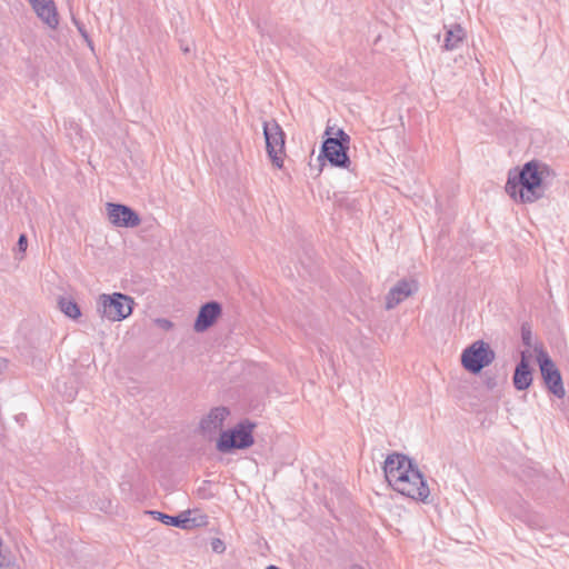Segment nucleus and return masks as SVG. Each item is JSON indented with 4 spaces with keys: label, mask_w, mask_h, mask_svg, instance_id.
<instances>
[{
    "label": "nucleus",
    "mask_w": 569,
    "mask_h": 569,
    "mask_svg": "<svg viewBox=\"0 0 569 569\" xmlns=\"http://www.w3.org/2000/svg\"><path fill=\"white\" fill-rule=\"evenodd\" d=\"M549 174L548 166L537 160L526 162L521 169H511L508 172L506 192L520 203H532L545 196L543 180Z\"/></svg>",
    "instance_id": "nucleus-1"
},
{
    "label": "nucleus",
    "mask_w": 569,
    "mask_h": 569,
    "mask_svg": "<svg viewBox=\"0 0 569 569\" xmlns=\"http://www.w3.org/2000/svg\"><path fill=\"white\" fill-rule=\"evenodd\" d=\"M331 128L327 127L325 134L327 138L323 140L321 150L318 157L320 161V171L325 166L323 160L329 161L332 167L348 169L351 164L348 154L350 148V137L343 129H338L335 137H330Z\"/></svg>",
    "instance_id": "nucleus-2"
},
{
    "label": "nucleus",
    "mask_w": 569,
    "mask_h": 569,
    "mask_svg": "<svg viewBox=\"0 0 569 569\" xmlns=\"http://www.w3.org/2000/svg\"><path fill=\"white\" fill-rule=\"evenodd\" d=\"M133 298L124 293H102L98 299L97 311L101 318L116 322L128 318L133 311Z\"/></svg>",
    "instance_id": "nucleus-3"
},
{
    "label": "nucleus",
    "mask_w": 569,
    "mask_h": 569,
    "mask_svg": "<svg viewBox=\"0 0 569 569\" xmlns=\"http://www.w3.org/2000/svg\"><path fill=\"white\" fill-rule=\"evenodd\" d=\"M256 425L249 420L239 422L233 429L222 431L217 449L220 452H231L234 449H247L254 442L252 430Z\"/></svg>",
    "instance_id": "nucleus-4"
},
{
    "label": "nucleus",
    "mask_w": 569,
    "mask_h": 569,
    "mask_svg": "<svg viewBox=\"0 0 569 569\" xmlns=\"http://www.w3.org/2000/svg\"><path fill=\"white\" fill-rule=\"evenodd\" d=\"M535 352L537 353V363L546 388L555 397L559 399L563 398L566 390L559 369L542 346H535Z\"/></svg>",
    "instance_id": "nucleus-5"
},
{
    "label": "nucleus",
    "mask_w": 569,
    "mask_h": 569,
    "mask_svg": "<svg viewBox=\"0 0 569 569\" xmlns=\"http://www.w3.org/2000/svg\"><path fill=\"white\" fill-rule=\"evenodd\" d=\"M496 353L488 342L477 340L461 353V365L470 373L477 375L493 362Z\"/></svg>",
    "instance_id": "nucleus-6"
},
{
    "label": "nucleus",
    "mask_w": 569,
    "mask_h": 569,
    "mask_svg": "<svg viewBox=\"0 0 569 569\" xmlns=\"http://www.w3.org/2000/svg\"><path fill=\"white\" fill-rule=\"evenodd\" d=\"M266 149L272 163L281 168L284 154V132L276 120L263 121Z\"/></svg>",
    "instance_id": "nucleus-7"
},
{
    "label": "nucleus",
    "mask_w": 569,
    "mask_h": 569,
    "mask_svg": "<svg viewBox=\"0 0 569 569\" xmlns=\"http://www.w3.org/2000/svg\"><path fill=\"white\" fill-rule=\"evenodd\" d=\"M383 472L386 480L393 488L396 486V480L398 476H407L410 475L413 479L418 477V467L413 462L412 459L408 458L406 455L392 452L387 456V459L383 465Z\"/></svg>",
    "instance_id": "nucleus-8"
},
{
    "label": "nucleus",
    "mask_w": 569,
    "mask_h": 569,
    "mask_svg": "<svg viewBox=\"0 0 569 569\" xmlns=\"http://www.w3.org/2000/svg\"><path fill=\"white\" fill-rule=\"evenodd\" d=\"M418 477L419 478L413 479L410 475L398 476L397 478L400 479V481L396 480V486L392 489L413 500L426 501L430 495V490L419 469Z\"/></svg>",
    "instance_id": "nucleus-9"
},
{
    "label": "nucleus",
    "mask_w": 569,
    "mask_h": 569,
    "mask_svg": "<svg viewBox=\"0 0 569 569\" xmlns=\"http://www.w3.org/2000/svg\"><path fill=\"white\" fill-rule=\"evenodd\" d=\"M148 513L151 515L153 519H157L167 526H172L181 529H192L194 527L207 525V516L190 518V510L180 512L177 516H170L157 510L148 511Z\"/></svg>",
    "instance_id": "nucleus-10"
},
{
    "label": "nucleus",
    "mask_w": 569,
    "mask_h": 569,
    "mask_svg": "<svg viewBox=\"0 0 569 569\" xmlns=\"http://www.w3.org/2000/svg\"><path fill=\"white\" fill-rule=\"evenodd\" d=\"M107 211L110 222L117 227L134 228L141 222L139 214L126 204L109 202Z\"/></svg>",
    "instance_id": "nucleus-11"
},
{
    "label": "nucleus",
    "mask_w": 569,
    "mask_h": 569,
    "mask_svg": "<svg viewBox=\"0 0 569 569\" xmlns=\"http://www.w3.org/2000/svg\"><path fill=\"white\" fill-rule=\"evenodd\" d=\"M222 313V307L218 301L211 300L203 303L198 312L193 328L197 332H203L212 327Z\"/></svg>",
    "instance_id": "nucleus-12"
},
{
    "label": "nucleus",
    "mask_w": 569,
    "mask_h": 569,
    "mask_svg": "<svg viewBox=\"0 0 569 569\" xmlns=\"http://www.w3.org/2000/svg\"><path fill=\"white\" fill-rule=\"evenodd\" d=\"M530 357L531 355L528 349L521 351L520 361L516 365L512 385L518 391L527 390L532 383V368L529 363Z\"/></svg>",
    "instance_id": "nucleus-13"
},
{
    "label": "nucleus",
    "mask_w": 569,
    "mask_h": 569,
    "mask_svg": "<svg viewBox=\"0 0 569 569\" xmlns=\"http://www.w3.org/2000/svg\"><path fill=\"white\" fill-rule=\"evenodd\" d=\"M417 290L416 281L402 279L386 296V309L391 310Z\"/></svg>",
    "instance_id": "nucleus-14"
},
{
    "label": "nucleus",
    "mask_w": 569,
    "mask_h": 569,
    "mask_svg": "<svg viewBox=\"0 0 569 569\" xmlns=\"http://www.w3.org/2000/svg\"><path fill=\"white\" fill-rule=\"evenodd\" d=\"M229 415V410L224 407H217L201 419L200 428L204 433H211L222 428L223 421Z\"/></svg>",
    "instance_id": "nucleus-15"
},
{
    "label": "nucleus",
    "mask_w": 569,
    "mask_h": 569,
    "mask_svg": "<svg viewBox=\"0 0 569 569\" xmlns=\"http://www.w3.org/2000/svg\"><path fill=\"white\" fill-rule=\"evenodd\" d=\"M465 37L466 32L462 27L460 24H453L446 31L443 48L448 51L458 49L461 46Z\"/></svg>",
    "instance_id": "nucleus-16"
},
{
    "label": "nucleus",
    "mask_w": 569,
    "mask_h": 569,
    "mask_svg": "<svg viewBox=\"0 0 569 569\" xmlns=\"http://www.w3.org/2000/svg\"><path fill=\"white\" fill-rule=\"evenodd\" d=\"M36 13L49 28H57L59 19L53 0H51V4H46L41 10L37 11Z\"/></svg>",
    "instance_id": "nucleus-17"
},
{
    "label": "nucleus",
    "mask_w": 569,
    "mask_h": 569,
    "mask_svg": "<svg viewBox=\"0 0 569 569\" xmlns=\"http://www.w3.org/2000/svg\"><path fill=\"white\" fill-rule=\"evenodd\" d=\"M60 310L69 318L77 319L81 316L80 307L78 303L67 297H60L58 300Z\"/></svg>",
    "instance_id": "nucleus-18"
},
{
    "label": "nucleus",
    "mask_w": 569,
    "mask_h": 569,
    "mask_svg": "<svg viewBox=\"0 0 569 569\" xmlns=\"http://www.w3.org/2000/svg\"><path fill=\"white\" fill-rule=\"evenodd\" d=\"M73 23L76 24L79 33L81 34V37L83 38V40L86 41V43L88 44V47L93 50V42L89 36V33L87 32L86 28H84V24L80 21H78L77 19L73 18Z\"/></svg>",
    "instance_id": "nucleus-19"
},
{
    "label": "nucleus",
    "mask_w": 569,
    "mask_h": 569,
    "mask_svg": "<svg viewBox=\"0 0 569 569\" xmlns=\"http://www.w3.org/2000/svg\"><path fill=\"white\" fill-rule=\"evenodd\" d=\"M521 340L527 348L532 347V332L530 328L526 325L521 326Z\"/></svg>",
    "instance_id": "nucleus-20"
},
{
    "label": "nucleus",
    "mask_w": 569,
    "mask_h": 569,
    "mask_svg": "<svg viewBox=\"0 0 569 569\" xmlns=\"http://www.w3.org/2000/svg\"><path fill=\"white\" fill-rule=\"evenodd\" d=\"M211 548L217 553H222L226 550L223 541L219 538H214L211 542Z\"/></svg>",
    "instance_id": "nucleus-21"
},
{
    "label": "nucleus",
    "mask_w": 569,
    "mask_h": 569,
    "mask_svg": "<svg viewBox=\"0 0 569 569\" xmlns=\"http://www.w3.org/2000/svg\"><path fill=\"white\" fill-rule=\"evenodd\" d=\"M34 12L41 10L46 4H51V0H29Z\"/></svg>",
    "instance_id": "nucleus-22"
},
{
    "label": "nucleus",
    "mask_w": 569,
    "mask_h": 569,
    "mask_svg": "<svg viewBox=\"0 0 569 569\" xmlns=\"http://www.w3.org/2000/svg\"><path fill=\"white\" fill-rule=\"evenodd\" d=\"M0 569H14L13 565L10 563L9 558L0 552Z\"/></svg>",
    "instance_id": "nucleus-23"
},
{
    "label": "nucleus",
    "mask_w": 569,
    "mask_h": 569,
    "mask_svg": "<svg viewBox=\"0 0 569 569\" xmlns=\"http://www.w3.org/2000/svg\"><path fill=\"white\" fill-rule=\"evenodd\" d=\"M156 322L160 328L164 330H170L173 327L172 322L164 318L157 319Z\"/></svg>",
    "instance_id": "nucleus-24"
},
{
    "label": "nucleus",
    "mask_w": 569,
    "mask_h": 569,
    "mask_svg": "<svg viewBox=\"0 0 569 569\" xmlns=\"http://www.w3.org/2000/svg\"><path fill=\"white\" fill-rule=\"evenodd\" d=\"M27 246H28V239H27V236H26V234H20V237H19V239H18V247H19V250H20V251H26Z\"/></svg>",
    "instance_id": "nucleus-25"
},
{
    "label": "nucleus",
    "mask_w": 569,
    "mask_h": 569,
    "mask_svg": "<svg viewBox=\"0 0 569 569\" xmlns=\"http://www.w3.org/2000/svg\"><path fill=\"white\" fill-rule=\"evenodd\" d=\"M487 386H488L489 388H493V387L496 386V380H495V379H488V380H487Z\"/></svg>",
    "instance_id": "nucleus-26"
},
{
    "label": "nucleus",
    "mask_w": 569,
    "mask_h": 569,
    "mask_svg": "<svg viewBox=\"0 0 569 569\" xmlns=\"http://www.w3.org/2000/svg\"><path fill=\"white\" fill-rule=\"evenodd\" d=\"M351 569H365V568L362 566H360V565H353L351 567Z\"/></svg>",
    "instance_id": "nucleus-27"
},
{
    "label": "nucleus",
    "mask_w": 569,
    "mask_h": 569,
    "mask_svg": "<svg viewBox=\"0 0 569 569\" xmlns=\"http://www.w3.org/2000/svg\"><path fill=\"white\" fill-rule=\"evenodd\" d=\"M267 569H280V568L274 566V565H270V566L267 567Z\"/></svg>",
    "instance_id": "nucleus-28"
},
{
    "label": "nucleus",
    "mask_w": 569,
    "mask_h": 569,
    "mask_svg": "<svg viewBox=\"0 0 569 569\" xmlns=\"http://www.w3.org/2000/svg\"><path fill=\"white\" fill-rule=\"evenodd\" d=\"M182 50H183L184 52H189V51H190V49H189L188 47L182 48Z\"/></svg>",
    "instance_id": "nucleus-29"
}]
</instances>
